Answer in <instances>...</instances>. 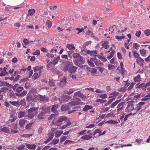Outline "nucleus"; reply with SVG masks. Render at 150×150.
Segmentation results:
<instances>
[{
  "mask_svg": "<svg viewBox=\"0 0 150 150\" xmlns=\"http://www.w3.org/2000/svg\"><path fill=\"white\" fill-rule=\"evenodd\" d=\"M38 73H35L33 75V79L35 80L38 78Z\"/></svg>",
  "mask_w": 150,
  "mask_h": 150,
  "instance_id": "774afa93",
  "label": "nucleus"
},
{
  "mask_svg": "<svg viewBox=\"0 0 150 150\" xmlns=\"http://www.w3.org/2000/svg\"><path fill=\"white\" fill-rule=\"evenodd\" d=\"M144 34L147 36H149L150 35V30L149 29H147L144 31Z\"/></svg>",
  "mask_w": 150,
  "mask_h": 150,
  "instance_id": "680f3d73",
  "label": "nucleus"
},
{
  "mask_svg": "<svg viewBox=\"0 0 150 150\" xmlns=\"http://www.w3.org/2000/svg\"><path fill=\"white\" fill-rule=\"evenodd\" d=\"M92 137V136L91 135L86 134L81 137V139L85 140H89Z\"/></svg>",
  "mask_w": 150,
  "mask_h": 150,
  "instance_id": "6ab92c4d",
  "label": "nucleus"
},
{
  "mask_svg": "<svg viewBox=\"0 0 150 150\" xmlns=\"http://www.w3.org/2000/svg\"><path fill=\"white\" fill-rule=\"evenodd\" d=\"M134 80L135 82L140 81L141 80L140 75H138L137 76L134 78Z\"/></svg>",
  "mask_w": 150,
  "mask_h": 150,
  "instance_id": "de8ad7c7",
  "label": "nucleus"
},
{
  "mask_svg": "<svg viewBox=\"0 0 150 150\" xmlns=\"http://www.w3.org/2000/svg\"><path fill=\"white\" fill-rule=\"evenodd\" d=\"M120 101V100H116L113 102L111 105V108H113Z\"/></svg>",
  "mask_w": 150,
  "mask_h": 150,
  "instance_id": "ea45409f",
  "label": "nucleus"
},
{
  "mask_svg": "<svg viewBox=\"0 0 150 150\" xmlns=\"http://www.w3.org/2000/svg\"><path fill=\"white\" fill-rule=\"evenodd\" d=\"M25 147V145L22 144L20 146H18L16 148L19 150H21L23 149Z\"/></svg>",
  "mask_w": 150,
  "mask_h": 150,
  "instance_id": "5fc2aeb1",
  "label": "nucleus"
},
{
  "mask_svg": "<svg viewBox=\"0 0 150 150\" xmlns=\"http://www.w3.org/2000/svg\"><path fill=\"white\" fill-rule=\"evenodd\" d=\"M46 24L47 27L49 28L51 27L52 25V22L50 20H47V21Z\"/></svg>",
  "mask_w": 150,
  "mask_h": 150,
  "instance_id": "c9c22d12",
  "label": "nucleus"
},
{
  "mask_svg": "<svg viewBox=\"0 0 150 150\" xmlns=\"http://www.w3.org/2000/svg\"><path fill=\"white\" fill-rule=\"evenodd\" d=\"M69 109V106L66 105H62L61 108V110L62 111L67 110Z\"/></svg>",
  "mask_w": 150,
  "mask_h": 150,
  "instance_id": "c85d7f7f",
  "label": "nucleus"
},
{
  "mask_svg": "<svg viewBox=\"0 0 150 150\" xmlns=\"http://www.w3.org/2000/svg\"><path fill=\"white\" fill-rule=\"evenodd\" d=\"M80 104V103L77 100H74L69 102V105L71 106H73L76 105H77Z\"/></svg>",
  "mask_w": 150,
  "mask_h": 150,
  "instance_id": "4be33fe9",
  "label": "nucleus"
},
{
  "mask_svg": "<svg viewBox=\"0 0 150 150\" xmlns=\"http://www.w3.org/2000/svg\"><path fill=\"white\" fill-rule=\"evenodd\" d=\"M28 14L30 16H32L35 13V10L34 9H31L28 10Z\"/></svg>",
  "mask_w": 150,
  "mask_h": 150,
  "instance_id": "f704fd0d",
  "label": "nucleus"
},
{
  "mask_svg": "<svg viewBox=\"0 0 150 150\" xmlns=\"http://www.w3.org/2000/svg\"><path fill=\"white\" fill-rule=\"evenodd\" d=\"M125 37L124 36H117L115 37L119 41H121L122 39L124 38Z\"/></svg>",
  "mask_w": 150,
  "mask_h": 150,
  "instance_id": "3c124183",
  "label": "nucleus"
},
{
  "mask_svg": "<svg viewBox=\"0 0 150 150\" xmlns=\"http://www.w3.org/2000/svg\"><path fill=\"white\" fill-rule=\"evenodd\" d=\"M94 63L98 67L101 66L103 65V64L99 60H95Z\"/></svg>",
  "mask_w": 150,
  "mask_h": 150,
  "instance_id": "72a5a7b5",
  "label": "nucleus"
},
{
  "mask_svg": "<svg viewBox=\"0 0 150 150\" xmlns=\"http://www.w3.org/2000/svg\"><path fill=\"white\" fill-rule=\"evenodd\" d=\"M75 90L74 88H70L69 90H65V92L67 94H70L72 93L75 91Z\"/></svg>",
  "mask_w": 150,
  "mask_h": 150,
  "instance_id": "b1692460",
  "label": "nucleus"
},
{
  "mask_svg": "<svg viewBox=\"0 0 150 150\" xmlns=\"http://www.w3.org/2000/svg\"><path fill=\"white\" fill-rule=\"evenodd\" d=\"M96 58H91L87 60V62L88 64L91 67H93L94 66V63L96 60Z\"/></svg>",
  "mask_w": 150,
  "mask_h": 150,
  "instance_id": "9b49d317",
  "label": "nucleus"
},
{
  "mask_svg": "<svg viewBox=\"0 0 150 150\" xmlns=\"http://www.w3.org/2000/svg\"><path fill=\"white\" fill-rule=\"evenodd\" d=\"M68 119L67 117L62 116L58 118L57 120H53L52 122V125H56L57 126H60L62 125L65 123H63L64 122H67Z\"/></svg>",
  "mask_w": 150,
  "mask_h": 150,
  "instance_id": "f257e3e1",
  "label": "nucleus"
},
{
  "mask_svg": "<svg viewBox=\"0 0 150 150\" xmlns=\"http://www.w3.org/2000/svg\"><path fill=\"white\" fill-rule=\"evenodd\" d=\"M33 134H23L21 135V136L22 137H24L25 138H28L30 136H33Z\"/></svg>",
  "mask_w": 150,
  "mask_h": 150,
  "instance_id": "c03bdc74",
  "label": "nucleus"
},
{
  "mask_svg": "<svg viewBox=\"0 0 150 150\" xmlns=\"http://www.w3.org/2000/svg\"><path fill=\"white\" fill-rule=\"evenodd\" d=\"M119 71L122 75H124L125 73V69L124 68H120V69L119 70Z\"/></svg>",
  "mask_w": 150,
  "mask_h": 150,
  "instance_id": "864d4df0",
  "label": "nucleus"
},
{
  "mask_svg": "<svg viewBox=\"0 0 150 150\" xmlns=\"http://www.w3.org/2000/svg\"><path fill=\"white\" fill-rule=\"evenodd\" d=\"M135 83H133V82L132 83H131V84H130V85H129V86L127 88V90H129L130 89H131L132 88H133Z\"/></svg>",
  "mask_w": 150,
  "mask_h": 150,
  "instance_id": "338daca9",
  "label": "nucleus"
},
{
  "mask_svg": "<svg viewBox=\"0 0 150 150\" xmlns=\"http://www.w3.org/2000/svg\"><path fill=\"white\" fill-rule=\"evenodd\" d=\"M8 73V72H6L4 70H2L0 73V76H2L7 75Z\"/></svg>",
  "mask_w": 150,
  "mask_h": 150,
  "instance_id": "58836bf2",
  "label": "nucleus"
},
{
  "mask_svg": "<svg viewBox=\"0 0 150 150\" xmlns=\"http://www.w3.org/2000/svg\"><path fill=\"white\" fill-rule=\"evenodd\" d=\"M83 30L84 29L83 28H81V29H80L79 28H77L75 29V33L77 34L78 35L79 33H81L82 31H83Z\"/></svg>",
  "mask_w": 150,
  "mask_h": 150,
  "instance_id": "473e14b6",
  "label": "nucleus"
},
{
  "mask_svg": "<svg viewBox=\"0 0 150 150\" xmlns=\"http://www.w3.org/2000/svg\"><path fill=\"white\" fill-rule=\"evenodd\" d=\"M71 63L70 62H67L63 65L61 67V69L64 72H66L68 70Z\"/></svg>",
  "mask_w": 150,
  "mask_h": 150,
  "instance_id": "0eeeda50",
  "label": "nucleus"
},
{
  "mask_svg": "<svg viewBox=\"0 0 150 150\" xmlns=\"http://www.w3.org/2000/svg\"><path fill=\"white\" fill-rule=\"evenodd\" d=\"M42 112L43 113V114L47 113L48 112V109L47 108H44L42 107Z\"/></svg>",
  "mask_w": 150,
  "mask_h": 150,
  "instance_id": "0e129e2a",
  "label": "nucleus"
},
{
  "mask_svg": "<svg viewBox=\"0 0 150 150\" xmlns=\"http://www.w3.org/2000/svg\"><path fill=\"white\" fill-rule=\"evenodd\" d=\"M96 102L102 104L103 103H106L107 102V100L99 98L96 100Z\"/></svg>",
  "mask_w": 150,
  "mask_h": 150,
  "instance_id": "e433bc0d",
  "label": "nucleus"
},
{
  "mask_svg": "<svg viewBox=\"0 0 150 150\" xmlns=\"http://www.w3.org/2000/svg\"><path fill=\"white\" fill-rule=\"evenodd\" d=\"M77 69V68L76 67L72 65L71 64L68 71L71 74H73L76 72Z\"/></svg>",
  "mask_w": 150,
  "mask_h": 150,
  "instance_id": "9d476101",
  "label": "nucleus"
},
{
  "mask_svg": "<svg viewBox=\"0 0 150 150\" xmlns=\"http://www.w3.org/2000/svg\"><path fill=\"white\" fill-rule=\"evenodd\" d=\"M93 107L91 105H86L84 108H83V111L86 112H87L88 110L93 108Z\"/></svg>",
  "mask_w": 150,
  "mask_h": 150,
  "instance_id": "412c9836",
  "label": "nucleus"
},
{
  "mask_svg": "<svg viewBox=\"0 0 150 150\" xmlns=\"http://www.w3.org/2000/svg\"><path fill=\"white\" fill-rule=\"evenodd\" d=\"M72 56H73V58L75 59H78V58H79V57L81 56L80 54L76 53L73 54Z\"/></svg>",
  "mask_w": 150,
  "mask_h": 150,
  "instance_id": "37998d69",
  "label": "nucleus"
},
{
  "mask_svg": "<svg viewBox=\"0 0 150 150\" xmlns=\"http://www.w3.org/2000/svg\"><path fill=\"white\" fill-rule=\"evenodd\" d=\"M25 111H20L18 114V117L19 118H21L25 116Z\"/></svg>",
  "mask_w": 150,
  "mask_h": 150,
  "instance_id": "bb28decb",
  "label": "nucleus"
},
{
  "mask_svg": "<svg viewBox=\"0 0 150 150\" xmlns=\"http://www.w3.org/2000/svg\"><path fill=\"white\" fill-rule=\"evenodd\" d=\"M27 148L29 149H35L36 147V145L34 144H30L25 143Z\"/></svg>",
  "mask_w": 150,
  "mask_h": 150,
  "instance_id": "4468645a",
  "label": "nucleus"
},
{
  "mask_svg": "<svg viewBox=\"0 0 150 150\" xmlns=\"http://www.w3.org/2000/svg\"><path fill=\"white\" fill-rule=\"evenodd\" d=\"M27 121V120L24 119H21L19 120V125L21 127H24L25 124L26 122Z\"/></svg>",
  "mask_w": 150,
  "mask_h": 150,
  "instance_id": "aec40b11",
  "label": "nucleus"
},
{
  "mask_svg": "<svg viewBox=\"0 0 150 150\" xmlns=\"http://www.w3.org/2000/svg\"><path fill=\"white\" fill-rule=\"evenodd\" d=\"M59 108L57 104L54 105L52 106L51 108V111L54 113L57 112V110Z\"/></svg>",
  "mask_w": 150,
  "mask_h": 150,
  "instance_id": "a211bd4d",
  "label": "nucleus"
},
{
  "mask_svg": "<svg viewBox=\"0 0 150 150\" xmlns=\"http://www.w3.org/2000/svg\"><path fill=\"white\" fill-rule=\"evenodd\" d=\"M150 98V93L149 94H148V95H146V96L144 97V98H142L141 100L146 101Z\"/></svg>",
  "mask_w": 150,
  "mask_h": 150,
  "instance_id": "8fccbe9b",
  "label": "nucleus"
},
{
  "mask_svg": "<svg viewBox=\"0 0 150 150\" xmlns=\"http://www.w3.org/2000/svg\"><path fill=\"white\" fill-rule=\"evenodd\" d=\"M66 47L69 50L71 51L74 50L75 49V47L73 44H67L66 45Z\"/></svg>",
  "mask_w": 150,
  "mask_h": 150,
  "instance_id": "a878e982",
  "label": "nucleus"
},
{
  "mask_svg": "<svg viewBox=\"0 0 150 150\" xmlns=\"http://www.w3.org/2000/svg\"><path fill=\"white\" fill-rule=\"evenodd\" d=\"M36 97L35 96L31 95V93L29 92L27 94L26 99L29 102H33L34 100Z\"/></svg>",
  "mask_w": 150,
  "mask_h": 150,
  "instance_id": "423d86ee",
  "label": "nucleus"
},
{
  "mask_svg": "<svg viewBox=\"0 0 150 150\" xmlns=\"http://www.w3.org/2000/svg\"><path fill=\"white\" fill-rule=\"evenodd\" d=\"M119 93L116 91H115L111 93L110 94L113 96L115 97L118 95Z\"/></svg>",
  "mask_w": 150,
  "mask_h": 150,
  "instance_id": "49530a36",
  "label": "nucleus"
},
{
  "mask_svg": "<svg viewBox=\"0 0 150 150\" xmlns=\"http://www.w3.org/2000/svg\"><path fill=\"white\" fill-rule=\"evenodd\" d=\"M59 141V139L57 138L56 139H54L52 141V143L53 144H57Z\"/></svg>",
  "mask_w": 150,
  "mask_h": 150,
  "instance_id": "603ef678",
  "label": "nucleus"
},
{
  "mask_svg": "<svg viewBox=\"0 0 150 150\" xmlns=\"http://www.w3.org/2000/svg\"><path fill=\"white\" fill-rule=\"evenodd\" d=\"M149 86H150V81L145 85L144 83H141V91H146V89L145 88H146L147 87Z\"/></svg>",
  "mask_w": 150,
  "mask_h": 150,
  "instance_id": "2eb2a0df",
  "label": "nucleus"
},
{
  "mask_svg": "<svg viewBox=\"0 0 150 150\" xmlns=\"http://www.w3.org/2000/svg\"><path fill=\"white\" fill-rule=\"evenodd\" d=\"M99 98L102 99H105L107 97V94L105 93H103L102 94H99Z\"/></svg>",
  "mask_w": 150,
  "mask_h": 150,
  "instance_id": "4c0bfd02",
  "label": "nucleus"
},
{
  "mask_svg": "<svg viewBox=\"0 0 150 150\" xmlns=\"http://www.w3.org/2000/svg\"><path fill=\"white\" fill-rule=\"evenodd\" d=\"M115 116L114 114L112 112H111L110 113L108 114L105 117L107 118L110 117H113Z\"/></svg>",
  "mask_w": 150,
  "mask_h": 150,
  "instance_id": "e2e57ef3",
  "label": "nucleus"
},
{
  "mask_svg": "<svg viewBox=\"0 0 150 150\" xmlns=\"http://www.w3.org/2000/svg\"><path fill=\"white\" fill-rule=\"evenodd\" d=\"M75 96L79 97L80 98H86V96L81 93L80 91L76 92L74 93V95L73 97H74Z\"/></svg>",
  "mask_w": 150,
  "mask_h": 150,
  "instance_id": "1a4fd4ad",
  "label": "nucleus"
},
{
  "mask_svg": "<svg viewBox=\"0 0 150 150\" xmlns=\"http://www.w3.org/2000/svg\"><path fill=\"white\" fill-rule=\"evenodd\" d=\"M1 131L7 133H10L9 128L6 127L1 128Z\"/></svg>",
  "mask_w": 150,
  "mask_h": 150,
  "instance_id": "c756f323",
  "label": "nucleus"
},
{
  "mask_svg": "<svg viewBox=\"0 0 150 150\" xmlns=\"http://www.w3.org/2000/svg\"><path fill=\"white\" fill-rule=\"evenodd\" d=\"M27 93V91L24 90L20 93H16V95L18 96L23 97L25 96V95Z\"/></svg>",
  "mask_w": 150,
  "mask_h": 150,
  "instance_id": "5701e85b",
  "label": "nucleus"
},
{
  "mask_svg": "<svg viewBox=\"0 0 150 150\" xmlns=\"http://www.w3.org/2000/svg\"><path fill=\"white\" fill-rule=\"evenodd\" d=\"M95 91L97 93H102L105 92V91L99 89H97Z\"/></svg>",
  "mask_w": 150,
  "mask_h": 150,
  "instance_id": "13d9d810",
  "label": "nucleus"
},
{
  "mask_svg": "<svg viewBox=\"0 0 150 150\" xmlns=\"http://www.w3.org/2000/svg\"><path fill=\"white\" fill-rule=\"evenodd\" d=\"M86 53L87 54H90L91 55L95 56V55L94 54H97L98 53V51L97 50H87Z\"/></svg>",
  "mask_w": 150,
  "mask_h": 150,
  "instance_id": "f3484780",
  "label": "nucleus"
},
{
  "mask_svg": "<svg viewBox=\"0 0 150 150\" xmlns=\"http://www.w3.org/2000/svg\"><path fill=\"white\" fill-rule=\"evenodd\" d=\"M13 106H17V105H20L23 103H25V102L23 100H21V102H20L18 100L17 101H10L9 102Z\"/></svg>",
  "mask_w": 150,
  "mask_h": 150,
  "instance_id": "f8f14e48",
  "label": "nucleus"
},
{
  "mask_svg": "<svg viewBox=\"0 0 150 150\" xmlns=\"http://www.w3.org/2000/svg\"><path fill=\"white\" fill-rule=\"evenodd\" d=\"M66 82V78L64 77L63 79L61 80L60 84L61 85L65 84Z\"/></svg>",
  "mask_w": 150,
  "mask_h": 150,
  "instance_id": "a18cd8bd",
  "label": "nucleus"
},
{
  "mask_svg": "<svg viewBox=\"0 0 150 150\" xmlns=\"http://www.w3.org/2000/svg\"><path fill=\"white\" fill-rule=\"evenodd\" d=\"M43 67L42 66L39 67H35L34 69V70L35 72L36 71H39V73L40 75L41 72V69H42Z\"/></svg>",
  "mask_w": 150,
  "mask_h": 150,
  "instance_id": "393cba45",
  "label": "nucleus"
},
{
  "mask_svg": "<svg viewBox=\"0 0 150 150\" xmlns=\"http://www.w3.org/2000/svg\"><path fill=\"white\" fill-rule=\"evenodd\" d=\"M62 131H57L55 133V136L56 137H59L63 133Z\"/></svg>",
  "mask_w": 150,
  "mask_h": 150,
  "instance_id": "cd10ccee",
  "label": "nucleus"
},
{
  "mask_svg": "<svg viewBox=\"0 0 150 150\" xmlns=\"http://www.w3.org/2000/svg\"><path fill=\"white\" fill-rule=\"evenodd\" d=\"M127 88H126L125 86H123L122 87L118 89V91H122L123 92H125Z\"/></svg>",
  "mask_w": 150,
  "mask_h": 150,
  "instance_id": "6e6d98bb",
  "label": "nucleus"
},
{
  "mask_svg": "<svg viewBox=\"0 0 150 150\" xmlns=\"http://www.w3.org/2000/svg\"><path fill=\"white\" fill-rule=\"evenodd\" d=\"M85 62V61L83 59V58L81 56L76 59H75L74 61L75 64L79 67H80L81 65L83 64Z\"/></svg>",
  "mask_w": 150,
  "mask_h": 150,
  "instance_id": "7ed1b4c3",
  "label": "nucleus"
},
{
  "mask_svg": "<svg viewBox=\"0 0 150 150\" xmlns=\"http://www.w3.org/2000/svg\"><path fill=\"white\" fill-rule=\"evenodd\" d=\"M59 98L57 97L56 96H54L52 97V101L54 102H55L58 101V99Z\"/></svg>",
  "mask_w": 150,
  "mask_h": 150,
  "instance_id": "69168bd1",
  "label": "nucleus"
},
{
  "mask_svg": "<svg viewBox=\"0 0 150 150\" xmlns=\"http://www.w3.org/2000/svg\"><path fill=\"white\" fill-rule=\"evenodd\" d=\"M124 102H121L118 105L117 107V114L120 113L124 110Z\"/></svg>",
  "mask_w": 150,
  "mask_h": 150,
  "instance_id": "39448f33",
  "label": "nucleus"
},
{
  "mask_svg": "<svg viewBox=\"0 0 150 150\" xmlns=\"http://www.w3.org/2000/svg\"><path fill=\"white\" fill-rule=\"evenodd\" d=\"M141 109V102H139L135 106L134 110H139Z\"/></svg>",
  "mask_w": 150,
  "mask_h": 150,
  "instance_id": "a19ab883",
  "label": "nucleus"
},
{
  "mask_svg": "<svg viewBox=\"0 0 150 150\" xmlns=\"http://www.w3.org/2000/svg\"><path fill=\"white\" fill-rule=\"evenodd\" d=\"M58 60L57 59L53 60L52 62H50L49 63V65L52 64L53 65V66H54L58 63Z\"/></svg>",
  "mask_w": 150,
  "mask_h": 150,
  "instance_id": "2f4dec72",
  "label": "nucleus"
},
{
  "mask_svg": "<svg viewBox=\"0 0 150 150\" xmlns=\"http://www.w3.org/2000/svg\"><path fill=\"white\" fill-rule=\"evenodd\" d=\"M69 120H67V123L66 124L62 126V127L61 128L62 129H65L66 127L69 126L71 124V122L69 121Z\"/></svg>",
  "mask_w": 150,
  "mask_h": 150,
  "instance_id": "7c9ffc66",
  "label": "nucleus"
},
{
  "mask_svg": "<svg viewBox=\"0 0 150 150\" xmlns=\"http://www.w3.org/2000/svg\"><path fill=\"white\" fill-rule=\"evenodd\" d=\"M38 118L40 119H43L44 118V114L42 112H41L38 115Z\"/></svg>",
  "mask_w": 150,
  "mask_h": 150,
  "instance_id": "09e8293b",
  "label": "nucleus"
},
{
  "mask_svg": "<svg viewBox=\"0 0 150 150\" xmlns=\"http://www.w3.org/2000/svg\"><path fill=\"white\" fill-rule=\"evenodd\" d=\"M19 85L18 84H16L13 86L12 88L13 90H16V91L17 93L21 92L23 89V88L21 86H18L17 88L16 87Z\"/></svg>",
  "mask_w": 150,
  "mask_h": 150,
  "instance_id": "6e6552de",
  "label": "nucleus"
},
{
  "mask_svg": "<svg viewBox=\"0 0 150 150\" xmlns=\"http://www.w3.org/2000/svg\"><path fill=\"white\" fill-rule=\"evenodd\" d=\"M87 131V130H83L78 133V134L80 135H84L85 134L86 132Z\"/></svg>",
  "mask_w": 150,
  "mask_h": 150,
  "instance_id": "bf43d9fd",
  "label": "nucleus"
},
{
  "mask_svg": "<svg viewBox=\"0 0 150 150\" xmlns=\"http://www.w3.org/2000/svg\"><path fill=\"white\" fill-rule=\"evenodd\" d=\"M74 142H75L74 141H72L69 140H67L64 142V145H66L67 144H71L74 143Z\"/></svg>",
  "mask_w": 150,
  "mask_h": 150,
  "instance_id": "052dcab7",
  "label": "nucleus"
},
{
  "mask_svg": "<svg viewBox=\"0 0 150 150\" xmlns=\"http://www.w3.org/2000/svg\"><path fill=\"white\" fill-rule=\"evenodd\" d=\"M102 44V47H101V49H103V48L104 49H107L109 47V43L107 41H104L101 42Z\"/></svg>",
  "mask_w": 150,
  "mask_h": 150,
  "instance_id": "ddd939ff",
  "label": "nucleus"
},
{
  "mask_svg": "<svg viewBox=\"0 0 150 150\" xmlns=\"http://www.w3.org/2000/svg\"><path fill=\"white\" fill-rule=\"evenodd\" d=\"M134 109V105L132 102H129L125 109V112H129L132 111Z\"/></svg>",
  "mask_w": 150,
  "mask_h": 150,
  "instance_id": "20e7f679",
  "label": "nucleus"
},
{
  "mask_svg": "<svg viewBox=\"0 0 150 150\" xmlns=\"http://www.w3.org/2000/svg\"><path fill=\"white\" fill-rule=\"evenodd\" d=\"M38 108L35 107H33L28 110H27V112L28 113L27 117L30 119L33 118L34 116L38 114Z\"/></svg>",
  "mask_w": 150,
  "mask_h": 150,
  "instance_id": "f03ea898",
  "label": "nucleus"
},
{
  "mask_svg": "<svg viewBox=\"0 0 150 150\" xmlns=\"http://www.w3.org/2000/svg\"><path fill=\"white\" fill-rule=\"evenodd\" d=\"M101 132V131L100 130V129H96L93 132V135L95 137V135L98 133L99 134H100V133Z\"/></svg>",
  "mask_w": 150,
  "mask_h": 150,
  "instance_id": "79ce46f5",
  "label": "nucleus"
},
{
  "mask_svg": "<svg viewBox=\"0 0 150 150\" xmlns=\"http://www.w3.org/2000/svg\"><path fill=\"white\" fill-rule=\"evenodd\" d=\"M110 124H117L118 122L114 120H110L107 121V122Z\"/></svg>",
  "mask_w": 150,
  "mask_h": 150,
  "instance_id": "4d7b16f0",
  "label": "nucleus"
},
{
  "mask_svg": "<svg viewBox=\"0 0 150 150\" xmlns=\"http://www.w3.org/2000/svg\"><path fill=\"white\" fill-rule=\"evenodd\" d=\"M67 102V100L65 99V97H61L59 98L58 101L56 102V103H62Z\"/></svg>",
  "mask_w": 150,
  "mask_h": 150,
  "instance_id": "dca6fc26",
  "label": "nucleus"
}]
</instances>
